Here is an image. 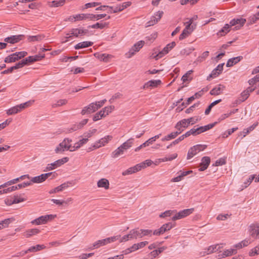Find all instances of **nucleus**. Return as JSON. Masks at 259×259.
<instances>
[{
    "label": "nucleus",
    "mask_w": 259,
    "mask_h": 259,
    "mask_svg": "<svg viewBox=\"0 0 259 259\" xmlns=\"http://www.w3.org/2000/svg\"><path fill=\"white\" fill-rule=\"evenodd\" d=\"M89 30L86 29H84L82 27L72 28L69 31V33L66 34L67 36L66 37V39L62 41L64 43L68 41V39L71 38L72 36L75 37H79L83 35H88Z\"/></svg>",
    "instance_id": "nucleus-1"
},
{
    "label": "nucleus",
    "mask_w": 259,
    "mask_h": 259,
    "mask_svg": "<svg viewBox=\"0 0 259 259\" xmlns=\"http://www.w3.org/2000/svg\"><path fill=\"white\" fill-rule=\"evenodd\" d=\"M34 101H29L24 103L16 105L6 110V113L8 115L15 114L21 112L22 110L29 107Z\"/></svg>",
    "instance_id": "nucleus-2"
},
{
    "label": "nucleus",
    "mask_w": 259,
    "mask_h": 259,
    "mask_svg": "<svg viewBox=\"0 0 259 259\" xmlns=\"http://www.w3.org/2000/svg\"><path fill=\"white\" fill-rule=\"evenodd\" d=\"M72 139L67 138H65L55 148L56 153H62L65 151H68L71 147Z\"/></svg>",
    "instance_id": "nucleus-3"
},
{
    "label": "nucleus",
    "mask_w": 259,
    "mask_h": 259,
    "mask_svg": "<svg viewBox=\"0 0 259 259\" xmlns=\"http://www.w3.org/2000/svg\"><path fill=\"white\" fill-rule=\"evenodd\" d=\"M120 238V235H118L116 236L106 238L105 239H103L102 240H99L95 242L93 244V247L94 248H98L100 246H104L111 242H115V241L118 240Z\"/></svg>",
    "instance_id": "nucleus-4"
},
{
    "label": "nucleus",
    "mask_w": 259,
    "mask_h": 259,
    "mask_svg": "<svg viewBox=\"0 0 259 259\" xmlns=\"http://www.w3.org/2000/svg\"><path fill=\"white\" fill-rule=\"evenodd\" d=\"M56 217V215L47 214L40 216L31 222L32 225H39L41 224H46L49 221L53 220Z\"/></svg>",
    "instance_id": "nucleus-5"
},
{
    "label": "nucleus",
    "mask_w": 259,
    "mask_h": 259,
    "mask_svg": "<svg viewBox=\"0 0 259 259\" xmlns=\"http://www.w3.org/2000/svg\"><path fill=\"white\" fill-rule=\"evenodd\" d=\"M206 148V145L198 144L191 147L187 153V159H190L194 155L199 152L204 150Z\"/></svg>",
    "instance_id": "nucleus-6"
},
{
    "label": "nucleus",
    "mask_w": 259,
    "mask_h": 259,
    "mask_svg": "<svg viewBox=\"0 0 259 259\" xmlns=\"http://www.w3.org/2000/svg\"><path fill=\"white\" fill-rule=\"evenodd\" d=\"M68 160L69 158L67 157H65L60 159H58L52 163L48 164L44 171H47L54 169L57 168L58 167H59L61 165H63V164L66 163L68 161Z\"/></svg>",
    "instance_id": "nucleus-7"
},
{
    "label": "nucleus",
    "mask_w": 259,
    "mask_h": 259,
    "mask_svg": "<svg viewBox=\"0 0 259 259\" xmlns=\"http://www.w3.org/2000/svg\"><path fill=\"white\" fill-rule=\"evenodd\" d=\"M194 211V208L185 209L180 211L178 212L177 211L175 213V214L171 218V220L175 221L184 218L190 214L192 213Z\"/></svg>",
    "instance_id": "nucleus-8"
},
{
    "label": "nucleus",
    "mask_w": 259,
    "mask_h": 259,
    "mask_svg": "<svg viewBox=\"0 0 259 259\" xmlns=\"http://www.w3.org/2000/svg\"><path fill=\"white\" fill-rule=\"evenodd\" d=\"M176 46L175 42L173 41L171 43H169L167 44L166 47H165L163 50L159 52L158 54H157L156 55H154V54H153L151 57L155 58L156 60H158L161 58H162L164 55L167 54L168 52L172 49L175 46Z\"/></svg>",
    "instance_id": "nucleus-9"
},
{
    "label": "nucleus",
    "mask_w": 259,
    "mask_h": 259,
    "mask_svg": "<svg viewBox=\"0 0 259 259\" xmlns=\"http://www.w3.org/2000/svg\"><path fill=\"white\" fill-rule=\"evenodd\" d=\"M248 233L252 238L255 239H259V223L251 224L248 227Z\"/></svg>",
    "instance_id": "nucleus-10"
},
{
    "label": "nucleus",
    "mask_w": 259,
    "mask_h": 259,
    "mask_svg": "<svg viewBox=\"0 0 259 259\" xmlns=\"http://www.w3.org/2000/svg\"><path fill=\"white\" fill-rule=\"evenodd\" d=\"M53 175V177H55V172H48L46 174H41L39 176L33 177L31 179V184L33 183H40L44 182L47 180L50 176Z\"/></svg>",
    "instance_id": "nucleus-11"
},
{
    "label": "nucleus",
    "mask_w": 259,
    "mask_h": 259,
    "mask_svg": "<svg viewBox=\"0 0 259 259\" xmlns=\"http://www.w3.org/2000/svg\"><path fill=\"white\" fill-rule=\"evenodd\" d=\"M112 138L113 137L112 136H106L104 138H101V139L96 141L93 145V147L94 148V149H97L102 146H104L110 141H111L112 139Z\"/></svg>",
    "instance_id": "nucleus-12"
},
{
    "label": "nucleus",
    "mask_w": 259,
    "mask_h": 259,
    "mask_svg": "<svg viewBox=\"0 0 259 259\" xmlns=\"http://www.w3.org/2000/svg\"><path fill=\"white\" fill-rule=\"evenodd\" d=\"M173 227L174 225L170 222L164 224L159 229L154 230L153 234L154 235H160L165 232L170 230Z\"/></svg>",
    "instance_id": "nucleus-13"
},
{
    "label": "nucleus",
    "mask_w": 259,
    "mask_h": 259,
    "mask_svg": "<svg viewBox=\"0 0 259 259\" xmlns=\"http://www.w3.org/2000/svg\"><path fill=\"white\" fill-rule=\"evenodd\" d=\"M163 12L159 11L156 12L153 16L151 17L150 20L147 23L146 27L153 26L156 24L163 16Z\"/></svg>",
    "instance_id": "nucleus-14"
},
{
    "label": "nucleus",
    "mask_w": 259,
    "mask_h": 259,
    "mask_svg": "<svg viewBox=\"0 0 259 259\" xmlns=\"http://www.w3.org/2000/svg\"><path fill=\"white\" fill-rule=\"evenodd\" d=\"M148 241H143L138 243L134 244L131 247L126 249L125 250H124L123 252L125 254L130 253L133 251H136L140 248H143L147 244H148Z\"/></svg>",
    "instance_id": "nucleus-15"
},
{
    "label": "nucleus",
    "mask_w": 259,
    "mask_h": 259,
    "mask_svg": "<svg viewBox=\"0 0 259 259\" xmlns=\"http://www.w3.org/2000/svg\"><path fill=\"white\" fill-rule=\"evenodd\" d=\"M224 65V63L219 64L217 67L211 71V73L207 77V80H210L211 78H215L219 74H220L223 70Z\"/></svg>",
    "instance_id": "nucleus-16"
},
{
    "label": "nucleus",
    "mask_w": 259,
    "mask_h": 259,
    "mask_svg": "<svg viewBox=\"0 0 259 259\" xmlns=\"http://www.w3.org/2000/svg\"><path fill=\"white\" fill-rule=\"evenodd\" d=\"M98 109L97 104L93 102L89 104L88 106L84 107L82 110L81 113L82 115L91 114L95 112Z\"/></svg>",
    "instance_id": "nucleus-17"
},
{
    "label": "nucleus",
    "mask_w": 259,
    "mask_h": 259,
    "mask_svg": "<svg viewBox=\"0 0 259 259\" xmlns=\"http://www.w3.org/2000/svg\"><path fill=\"white\" fill-rule=\"evenodd\" d=\"M245 22L246 20L244 18H234L230 22V25L233 26L238 25L235 27L234 29L238 30L244 25Z\"/></svg>",
    "instance_id": "nucleus-18"
},
{
    "label": "nucleus",
    "mask_w": 259,
    "mask_h": 259,
    "mask_svg": "<svg viewBox=\"0 0 259 259\" xmlns=\"http://www.w3.org/2000/svg\"><path fill=\"white\" fill-rule=\"evenodd\" d=\"M24 37V35L23 34L12 35L5 38L4 41L10 44H15L23 39Z\"/></svg>",
    "instance_id": "nucleus-19"
},
{
    "label": "nucleus",
    "mask_w": 259,
    "mask_h": 259,
    "mask_svg": "<svg viewBox=\"0 0 259 259\" xmlns=\"http://www.w3.org/2000/svg\"><path fill=\"white\" fill-rule=\"evenodd\" d=\"M210 162V158L208 156H204L202 158L201 162L200 164L199 170L204 171L208 167Z\"/></svg>",
    "instance_id": "nucleus-20"
},
{
    "label": "nucleus",
    "mask_w": 259,
    "mask_h": 259,
    "mask_svg": "<svg viewBox=\"0 0 259 259\" xmlns=\"http://www.w3.org/2000/svg\"><path fill=\"white\" fill-rule=\"evenodd\" d=\"M141 169V165H139V163L135 165L134 166L130 167L126 170L122 172V175L123 176H126L128 175H131L135 173L137 171H140Z\"/></svg>",
    "instance_id": "nucleus-21"
},
{
    "label": "nucleus",
    "mask_w": 259,
    "mask_h": 259,
    "mask_svg": "<svg viewBox=\"0 0 259 259\" xmlns=\"http://www.w3.org/2000/svg\"><path fill=\"white\" fill-rule=\"evenodd\" d=\"M225 89V87L221 84H219L214 88H213L210 91V94L213 96H217L220 95L222 93L223 91Z\"/></svg>",
    "instance_id": "nucleus-22"
},
{
    "label": "nucleus",
    "mask_w": 259,
    "mask_h": 259,
    "mask_svg": "<svg viewBox=\"0 0 259 259\" xmlns=\"http://www.w3.org/2000/svg\"><path fill=\"white\" fill-rule=\"evenodd\" d=\"M215 124V122L210 123L205 126H200L196 129V135H199L202 133L206 132L212 128Z\"/></svg>",
    "instance_id": "nucleus-23"
},
{
    "label": "nucleus",
    "mask_w": 259,
    "mask_h": 259,
    "mask_svg": "<svg viewBox=\"0 0 259 259\" xmlns=\"http://www.w3.org/2000/svg\"><path fill=\"white\" fill-rule=\"evenodd\" d=\"M161 81L160 80H151L146 82L143 86V89H148L149 88L156 87L158 85L160 84Z\"/></svg>",
    "instance_id": "nucleus-24"
},
{
    "label": "nucleus",
    "mask_w": 259,
    "mask_h": 259,
    "mask_svg": "<svg viewBox=\"0 0 259 259\" xmlns=\"http://www.w3.org/2000/svg\"><path fill=\"white\" fill-rule=\"evenodd\" d=\"M220 246L218 244L211 245L206 249V251L201 252L200 254L202 256H204L205 254H209L219 250Z\"/></svg>",
    "instance_id": "nucleus-25"
},
{
    "label": "nucleus",
    "mask_w": 259,
    "mask_h": 259,
    "mask_svg": "<svg viewBox=\"0 0 259 259\" xmlns=\"http://www.w3.org/2000/svg\"><path fill=\"white\" fill-rule=\"evenodd\" d=\"M40 232V231L37 228L28 229L24 232L23 235L26 238H30L32 236L38 234Z\"/></svg>",
    "instance_id": "nucleus-26"
},
{
    "label": "nucleus",
    "mask_w": 259,
    "mask_h": 259,
    "mask_svg": "<svg viewBox=\"0 0 259 259\" xmlns=\"http://www.w3.org/2000/svg\"><path fill=\"white\" fill-rule=\"evenodd\" d=\"M46 248L44 245H36L29 247L27 250L25 251L23 253L22 255L27 253L28 252H36L40 250H42Z\"/></svg>",
    "instance_id": "nucleus-27"
},
{
    "label": "nucleus",
    "mask_w": 259,
    "mask_h": 259,
    "mask_svg": "<svg viewBox=\"0 0 259 259\" xmlns=\"http://www.w3.org/2000/svg\"><path fill=\"white\" fill-rule=\"evenodd\" d=\"M93 44V42H92L91 41H83V42H79L77 44H76L74 46V48L75 50H79L80 49H83V48H85L90 47V46H92Z\"/></svg>",
    "instance_id": "nucleus-28"
},
{
    "label": "nucleus",
    "mask_w": 259,
    "mask_h": 259,
    "mask_svg": "<svg viewBox=\"0 0 259 259\" xmlns=\"http://www.w3.org/2000/svg\"><path fill=\"white\" fill-rule=\"evenodd\" d=\"M97 186L99 188H104L105 189H108L109 187V183L108 180L103 178L98 181Z\"/></svg>",
    "instance_id": "nucleus-29"
},
{
    "label": "nucleus",
    "mask_w": 259,
    "mask_h": 259,
    "mask_svg": "<svg viewBox=\"0 0 259 259\" xmlns=\"http://www.w3.org/2000/svg\"><path fill=\"white\" fill-rule=\"evenodd\" d=\"M243 58L242 56H238L234 57L228 60L226 66L227 67H232L239 61Z\"/></svg>",
    "instance_id": "nucleus-30"
},
{
    "label": "nucleus",
    "mask_w": 259,
    "mask_h": 259,
    "mask_svg": "<svg viewBox=\"0 0 259 259\" xmlns=\"http://www.w3.org/2000/svg\"><path fill=\"white\" fill-rule=\"evenodd\" d=\"M108 25V23L103 22L101 21L100 22H97L96 24H94L92 25H89L88 27V28H94V29H103L105 27L107 26Z\"/></svg>",
    "instance_id": "nucleus-31"
},
{
    "label": "nucleus",
    "mask_w": 259,
    "mask_h": 259,
    "mask_svg": "<svg viewBox=\"0 0 259 259\" xmlns=\"http://www.w3.org/2000/svg\"><path fill=\"white\" fill-rule=\"evenodd\" d=\"M249 94L248 93V91L244 90L241 93L240 97L236 100V103L240 104L244 102L249 97Z\"/></svg>",
    "instance_id": "nucleus-32"
},
{
    "label": "nucleus",
    "mask_w": 259,
    "mask_h": 259,
    "mask_svg": "<svg viewBox=\"0 0 259 259\" xmlns=\"http://www.w3.org/2000/svg\"><path fill=\"white\" fill-rule=\"evenodd\" d=\"M237 253V249L235 248H230L229 249H226L224 251L223 253L221 254L222 257H225L227 256H229L233 254H235Z\"/></svg>",
    "instance_id": "nucleus-33"
},
{
    "label": "nucleus",
    "mask_w": 259,
    "mask_h": 259,
    "mask_svg": "<svg viewBox=\"0 0 259 259\" xmlns=\"http://www.w3.org/2000/svg\"><path fill=\"white\" fill-rule=\"evenodd\" d=\"M230 25L226 24L225 26L218 32V34L220 36H224L230 31Z\"/></svg>",
    "instance_id": "nucleus-34"
},
{
    "label": "nucleus",
    "mask_w": 259,
    "mask_h": 259,
    "mask_svg": "<svg viewBox=\"0 0 259 259\" xmlns=\"http://www.w3.org/2000/svg\"><path fill=\"white\" fill-rule=\"evenodd\" d=\"M124 151L122 148H121V146H120L116 149H115L114 151L112 152L111 154V156L113 158H117L119 156L123 154Z\"/></svg>",
    "instance_id": "nucleus-35"
},
{
    "label": "nucleus",
    "mask_w": 259,
    "mask_h": 259,
    "mask_svg": "<svg viewBox=\"0 0 259 259\" xmlns=\"http://www.w3.org/2000/svg\"><path fill=\"white\" fill-rule=\"evenodd\" d=\"M154 142L153 139H152L151 138L149 139L148 140H147L145 142L143 143L142 145L139 146V147H137L135 151L136 152H137L139 151L140 149H141L142 148L145 147L146 146H148L150 145H151Z\"/></svg>",
    "instance_id": "nucleus-36"
},
{
    "label": "nucleus",
    "mask_w": 259,
    "mask_h": 259,
    "mask_svg": "<svg viewBox=\"0 0 259 259\" xmlns=\"http://www.w3.org/2000/svg\"><path fill=\"white\" fill-rule=\"evenodd\" d=\"M44 38V36L42 35H29L27 36V40L29 41H39L41 40Z\"/></svg>",
    "instance_id": "nucleus-37"
},
{
    "label": "nucleus",
    "mask_w": 259,
    "mask_h": 259,
    "mask_svg": "<svg viewBox=\"0 0 259 259\" xmlns=\"http://www.w3.org/2000/svg\"><path fill=\"white\" fill-rule=\"evenodd\" d=\"M178 136V134L175 132H172L170 134L165 136L161 139L162 142L169 141L174 139Z\"/></svg>",
    "instance_id": "nucleus-38"
},
{
    "label": "nucleus",
    "mask_w": 259,
    "mask_h": 259,
    "mask_svg": "<svg viewBox=\"0 0 259 259\" xmlns=\"http://www.w3.org/2000/svg\"><path fill=\"white\" fill-rule=\"evenodd\" d=\"M193 23V20H189L188 21L185 22V24L186 25V27L184 30H186L190 33L193 31L194 29V27L192 25Z\"/></svg>",
    "instance_id": "nucleus-39"
},
{
    "label": "nucleus",
    "mask_w": 259,
    "mask_h": 259,
    "mask_svg": "<svg viewBox=\"0 0 259 259\" xmlns=\"http://www.w3.org/2000/svg\"><path fill=\"white\" fill-rule=\"evenodd\" d=\"M222 101L221 99H219L214 102H212L207 107V108L205 111V114L208 115L212 109V108L217 105V104L220 103Z\"/></svg>",
    "instance_id": "nucleus-40"
},
{
    "label": "nucleus",
    "mask_w": 259,
    "mask_h": 259,
    "mask_svg": "<svg viewBox=\"0 0 259 259\" xmlns=\"http://www.w3.org/2000/svg\"><path fill=\"white\" fill-rule=\"evenodd\" d=\"M18 60V58L14 56V53L5 58L4 62L7 63L15 62Z\"/></svg>",
    "instance_id": "nucleus-41"
},
{
    "label": "nucleus",
    "mask_w": 259,
    "mask_h": 259,
    "mask_svg": "<svg viewBox=\"0 0 259 259\" xmlns=\"http://www.w3.org/2000/svg\"><path fill=\"white\" fill-rule=\"evenodd\" d=\"M134 139L133 138H130L122 144L123 147L126 148L127 150L131 148L134 144Z\"/></svg>",
    "instance_id": "nucleus-42"
},
{
    "label": "nucleus",
    "mask_w": 259,
    "mask_h": 259,
    "mask_svg": "<svg viewBox=\"0 0 259 259\" xmlns=\"http://www.w3.org/2000/svg\"><path fill=\"white\" fill-rule=\"evenodd\" d=\"M176 212V210H168L161 213L159 215V217L161 218H164L167 217H169L172 214H174Z\"/></svg>",
    "instance_id": "nucleus-43"
},
{
    "label": "nucleus",
    "mask_w": 259,
    "mask_h": 259,
    "mask_svg": "<svg viewBox=\"0 0 259 259\" xmlns=\"http://www.w3.org/2000/svg\"><path fill=\"white\" fill-rule=\"evenodd\" d=\"M144 41L140 40L136 43L132 48L134 49V50L137 51V52H139L140 50L143 47L144 45Z\"/></svg>",
    "instance_id": "nucleus-44"
},
{
    "label": "nucleus",
    "mask_w": 259,
    "mask_h": 259,
    "mask_svg": "<svg viewBox=\"0 0 259 259\" xmlns=\"http://www.w3.org/2000/svg\"><path fill=\"white\" fill-rule=\"evenodd\" d=\"M103 111H100L99 112L96 113V114L94 116L93 118V120L94 121H96L97 120H100L102 117H105V114L103 113Z\"/></svg>",
    "instance_id": "nucleus-45"
},
{
    "label": "nucleus",
    "mask_w": 259,
    "mask_h": 259,
    "mask_svg": "<svg viewBox=\"0 0 259 259\" xmlns=\"http://www.w3.org/2000/svg\"><path fill=\"white\" fill-rule=\"evenodd\" d=\"M259 254V244L256 245L255 247L251 249L249 252V255L250 256H253Z\"/></svg>",
    "instance_id": "nucleus-46"
},
{
    "label": "nucleus",
    "mask_w": 259,
    "mask_h": 259,
    "mask_svg": "<svg viewBox=\"0 0 259 259\" xmlns=\"http://www.w3.org/2000/svg\"><path fill=\"white\" fill-rule=\"evenodd\" d=\"M11 221V219H7L0 222V230L3 228L7 227Z\"/></svg>",
    "instance_id": "nucleus-47"
},
{
    "label": "nucleus",
    "mask_w": 259,
    "mask_h": 259,
    "mask_svg": "<svg viewBox=\"0 0 259 259\" xmlns=\"http://www.w3.org/2000/svg\"><path fill=\"white\" fill-rule=\"evenodd\" d=\"M177 123L180 125L184 130H185L189 125V122H188L187 119H182L178 122Z\"/></svg>",
    "instance_id": "nucleus-48"
},
{
    "label": "nucleus",
    "mask_w": 259,
    "mask_h": 259,
    "mask_svg": "<svg viewBox=\"0 0 259 259\" xmlns=\"http://www.w3.org/2000/svg\"><path fill=\"white\" fill-rule=\"evenodd\" d=\"M88 141L89 139L88 138H83L82 139L80 140L78 142L75 143L76 148L79 149L82 145L86 144Z\"/></svg>",
    "instance_id": "nucleus-49"
},
{
    "label": "nucleus",
    "mask_w": 259,
    "mask_h": 259,
    "mask_svg": "<svg viewBox=\"0 0 259 259\" xmlns=\"http://www.w3.org/2000/svg\"><path fill=\"white\" fill-rule=\"evenodd\" d=\"M97 132V130L96 128H94L89 131L85 132L83 134V136L85 137L84 138H91L94 134H95Z\"/></svg>",
    "instance_id": "nucleus-50"
},
{
    "label": "nucleus",
    "mask_w": 259,
    "mask_h": 259,
    "mask_svg": "<svg viewBox=\"0 0 259 259\" xmlns=\"http://www.w3.org/2000/svg\"><path fill=\"white\" fill-rule=\"evenodd\" d=\"M66 0L53 1L52 2V7H58L64 5Z\"/></svg>",
    "instance_id": "nucleus-51"
},
{
    "label": "nucleus",
    "mask_w": 259,
    "mask_h": 259,
    "mask_svg": "<svg viewBox=\"0 0 259 259\" xmlns=\"http://www.w3.org/2000/svg\"><path fill=\"white\" fill-rule=\"evenodd\" d=\"M114 109V106H109L104 107L102 111H103V113L105 114V116L111 113L112 111Z\"/></svg>",
    "instance_id": "nucleus-52"
},
{
    "label": "nucleus",
    "mask_w": 259,
    "mask_h": 259,
    "mask_svg": "<svg viewBox=\"0 0 259 259\" xmlns=\"http://www.w3.org/2000/svg\"><path fill=\"white\" fill-rule=\"evenodd\" d=\"M152 163L153 162L152 160L147 159L139 163V165H141V169H142L146 167L147 166H150Z\"/></svg>",
    "instance_id": "nucleus-53"
},
{
    "label": "nucleus",
    "mask_w": 259,
    "mask_h": 259,
    "mask_svg": "<svg viewBox=\"0 0 259 259\" xmlns=\"http://www.w3.org/2000/svg\"><path fill=\"white\" fill-rule=\"evenodd\" d=\"M67 101L66 99H60L57 101V102L53 105V107H57L66 104Z\"/></svg>",
    "instance_id": "nucleus-54"
},
{
    "label": "nucleus",
    "mask_w": 259,
    "mask_h": 259,
    "mask_svg": "<svg viewBox=\"0 0 259 259\" xmlns=\"http://www.w3.org/2000/svg\"><path fill=\"white\" fill-rule=\"evenodd\" d=\"M188 122H189V125H193L196 123H197L199 120H200V118L199 116H194L187 119Z\"/></svg>",
    "instance_id": "nucleus-55"
},
{
    "label": "nucleus",
    "mask_w": 259,
    "mask_h": 259,
    "mask_svg": "<svg viewBox=\"0 0 259 259\" xmlns=\"http://www.w3.org/2000/svg\"><path fill=\"white\" fill-rule=\"evenodd\" d=\"M69 187L68 183H64L61 185L56 187V190L58 191V192L62 191L65 189Z\"/></svg>",
    "instance_id": "nucleus-56"
},
{
    "label": "nucleus",
    "mask_w": 259,
    "mask_h": 259,
    "mask_svg": "<svg viewBox=\"0 0 259 259\" xmlns=\"http://www.w3.org/2000/svg\"><path fill=\"white\" fill-rule=\"evenodd\" d=\"M194 50V49L193 48H186L182 50L180 53L181 55H188L190 54H191L193 51Z\"/></svg>",
    "instance_id": "nucleus-57"
},
{
    "label": "nucleus",
    "mask_w": 259,
    "mask_h": 259,
    "mask_svg": "<svg viewBox=\"0 0 259 259\" xmlns=\"http://www.w3.org/2000/svg\"><path fill=\"white\" fill-rule=\"evenodd\" d=\"M79 125L78 123H76L73 125H72V126L70 128H68L67 129V132L68 133H72V132L76 131L80 129V127H79Z\"/></svg>",
    "instance_id": "nucleus-58"
},
{
    "label": "nucleus",
    "mask_w": 259,
    "mask_h": 259,
    "mask_svg": "<svg viewBox=\"0 0 259 259\" xmlns=\"http://www.w3.org/2000/svg\"><path fill=\"white\" fill-rule=\"evenodd\" d=\"M14 56H16V57L18 58V60L21 59L22 58L24 57L25 56L27 55V53L25 51L22 52H16L14 53Z\"/></svg>",
    "instance_id": "nucleus-59"
},
{
    "label": "nucleus",
    "mask_w": 259,
    "mask_h": 259,
    "mask_svg": "<svg viewBox=\"0 0 259 259\" xmlns=\"http://www.w3.org/2000/svg\"><path fill=\"white\" fill-rule=\"evenodd\" d=\"M255 179V175H252L250 176L249 178L244 183V187L246 188L252 182V181Z\"/></svg>",
    "instance_id": "nucleus-60"
},
{
    "label": "nucleus",
    "mask_w": 259,
    "mask_h": 259,
    "mask_svg": "<svg viewBox=\"0 0 259 259\" xmlns=\"http://www.w3.org/2000/svg\"><path fill=\"white\" fill-rule=\"evenodd\" d=\"M25 65L26 63L24 62V61L22 60L21 61L17 63V64H16L15 65L12 66V67L13 68V70L18 69L23 67Z\"/></svg>",
    "instance_id": "nucleus-61"
},
{
    "label": "nucleus",
    "mask_w": 259,
    "mask_h": 259,
    "mask_svg": "<svg viewBox=\"0 0 259 259\" xmlns=\"http://www.w3.org/2000/svg\"><path fill=\"white\" fill-rule=\"evenodd\" d=\"M226 163V160L224 158H221L217 160L214 164H213V166H218L220 165H223Z\"/></svg>",
    "instance_id": "nucleus-62"
},
{
    "label": "nucleus",
    "mask_w": 259,
    "mask_h": 259,
    "mask_svg": "<svg viewBox=\"0 0 259 259\" xmlns=\"http://www.w3.org/2000/svg\"><path fill=\"white\" fill-rule=\"evenodd\" d=\"M95 56L101 61H107V56L106 54H95Z\"/></svg>",
    "instance_id": "nucleus-63"
},
{
    "label": "nucleus",
    "mask_w": 259,
    "mask_h": 259,
    "mask_svg": "<svg viewBox=\"0 0 259 259\" xmlns=\"http://www.w3.org/2000/svg\"><path fill=\"white\" fill-rule=\"evenodd\" d=\"M258 19H259V10H258V12L256 14H255V15L252 16L251 17H250V21L251 23H254Z\"/></svg>",
    "instance_id": "nucleus-64"
}]
</instances>
